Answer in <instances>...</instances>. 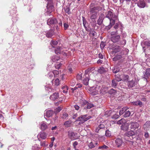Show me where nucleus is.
<instances>
[{"instance_id":"obj_1","label":"nucleus","mask_w":150,"mask_h":150,"mask_svg":"<svg viewBox=\"0 0 150 150\" xmlns=\"http://www.w3.org/2000/svg\"><path fill=\"white\" fill-rule=\"evenodd\" d=\"M106 16L108 18L110 22V23L114 25L115 23V21L117 20V16L115 15H113L111 11H108L106 13Z\"/></svg>"},{"instance_id":"obj_2","label":"nucleus","mask_w":150,"mask_h":150,"mask_svg":"<svg viewBox=\"0 0 150 150\" xmlns=\"http://www.w3.org/2000/svg\"><path fill=\"white\" fill-rule=\"evenodd\" d=\"M91 117L90 116H88L87 115H82L78 117L76 121H79L81 122L82 123H83L86 121L91 118Z\"/></svg>"},{"instance_id":"obj_3","label":"nucleus","mask_w":150,"mask_h":150,"mask_svg":"<svg viewBox=\"0 0 150 150\" xmlns=\"http://www.w3.org/2000/svg\"><path fill=\"white\" fill-rule=\"evenodd\" d=\"M96 9V7H94L91 9L90 11L91 14V19L92 20H95L97 17V13L94 11Z\"/></svg>"},{"instance_id":"obj_4","label":"nucleus","mask_w":150,"mask_h":150,"mask_svg":"<svg viewBox=\"0 0 150 150\" xmlns=\"http://www.w3.org/2000/svg\"><path fill=\"white\" fill-rule=\"evenodd\" d=\"M57 23V19L55 18H50L47 20V24L50 26L56 24Z\"/></svg>"},{"instance_id":"obj_5","label":"nucleus","mask_w":150,"mask_h":150,"mask_svg":"<svg viewBox=\"0 0 150 150\" xmlns=\"http://www.w3.org/2000/svg\"><path fill=\"white\" fill-rule=\"evenodd\" d=\"M47 10L46 11V13L47 15H48L53 11L54 6L52 4H47Z\"/></svg>"},{"instance_id":"obj_6","label":"nucleus","mask_w":150,"mask_h":150,"mask_svg":"<svg viewBox=\"0 0 150 150\" xmlns=\"http://www.w3.org/2000/svg\"><path fill=\"white\" fill-rule=\"evenodd\" d=\"M98 144L97 141L94 140H92L90 143L88 144V146L90 149H92L94 148Z\"/></svg>"},{"instance_id":"obj_7","label":"nucleus","mask_w":150,"mask_h":150,"mask_svg":"<svg viewBox=\"0 0 150 150\" xmlns=\"http://www.w3.org/2000/svg\"><path fill=\"white\" fill-rule=\"evenodd\" d=\"M47 135L46 133L44 132H40L39 133L37 136V137L38 140L40 141V138L42 139H45L47 137Z\"/></svg>"},{"instance_id":"obj_8","label":"nucleus","mask_w":150,"mask_h":150,"mask_svg":"<svg viewBox=\"0 0 150 150\" xmlns=\"http://www.w3.org/2000/svg\"><path fill=\"white\" fill-rule=\"evenodd\" d=\"M131 129H135L138 128L139 125L138 123L137 122H131L130 123Z\"/></svg>"},{"instance_id":"obj_9","label":"nucleus","mask_w":150,"mask_h":150,"mask_svg":"<svg viewBox=\"0 0 150 150\" xmlns=\"http://www.w3.org/2000/svg\"><path fill=\"white\" fill-rule=\"evenodd\" d=\"M77 133L71 132H69L68 136L72 140L77 139Z\"/></svg>"},{"instance_id":"obj_10","label":"nucleus","mask_w":150,"mask_h":150,"mask_svg":"<svg viewBox=\"0 0 150 150\" xmlns=\"http://www.w3.org/2000/svg\"><path fill=\"white\" fill-rule=\"evenodd\" d=\"M135 134V133L132 130H130L129 131L126 132L124 134L125 137H132V139L130 138L131 139H132L133 137L132 136L134 135Z\"/></svg>"},{"instance_id":"obj_11","label":"nucleus","mask_w":150,"mask_h":150,"mask_svg":"<svg viewBox=\"0 0 150 150\" xmlns=\"http://www.w3.org/2000/svg\"><path fill=\"white\" fill-rule=\"evenodd\" d=\"M99 89V86H96L92 88L91 90L92 91V94L95 95L98 93V90Z\"/></svg>"},{"instance_id":"obj_12","label":"nucleus","mask_w":150,"mask_h":150,"mask_svg":"<svg viewBox=\"0 0 150 150\" xmlns=\"http://www.w3.org/2000/svg\"><path fill=\"white\" fill-rule=\"evenodd\" d=\"M64 50H63V49L60 48L59 47H58L55 50V52L56 54H62L63 55H65L66 54L65 52H64Z\"/></svg>"},{"instance_id":"obj_13","label":"nucleus","mask_w":150,"mask_h":150,"mask_svg":"<svg viewBox=\"0 0 150 150\" xmlns=\"http://www.w3.org/2000/svg\"><path fill=\"white\" fill-rule=\"evenodd\" d=\"M120 38V36L119 35H117L111 36V39L112 42L115 43L118 42Z\"/></svg>"},{"instance_id":"obj_14","label":"nucleus","mask_w":150,"mask_h":150,"mask_svg":"<svg viewBox=\"0 0 150 150\" xmlns=\"http://www.w3.org/2000/svg\"><path fill=\"white\" fill-rule=\"evenodd\" d=\"M144 78L147 81V78L150 76V68L146 69L145 72H144Z\"/></svg>"},{"instance_id":"obj_15","label":"nucleus","mask_w":150,"mask_h":150,"mask_svg":"<svg viewBox=\"0 0 150 150\" xmlns=\"http://www.w3.org/2000/svg\"><path fill=\"white\" fill-rule=\"evenodd\" d=\"M83 103L84 105H86V108H84L85 109H89L94 106L93 104L88 103L85 100L83 101Z\"/></svg>"},{"instance_id":"obj_16","label":"nucleus","mask_w":150,"mask_h":150,"mask_svg":"<svg viewBox=\"0 0 150 150\" xmlns=\"http://www.w3.org/2000/svg\"><path fill=\"white\" fill-rule=\"evenodd\" d=\"M143 128L145 131L150 129V121H147L143 125Z\"/></svg>"},{"instance_id":"obj_17","label":"nucleus","mask_w":150,"mask_h":150,"mask_svg":"<svg viewBox=\"0 0 150 150\" xmlns=\"http://www.w3.org/2000/svg\"><path fill=\"white\" fill-rule=\"evenodd\" d=\"M137 6L140 8H144L146 6L145 2L144 0H140L137 3Z\"/></svg>"},{"instance_id":"obj_18","label":"nucleus","mask_w":150,"mask_h":150,"mask_svg":"<svg viewBox=\"0 0 150 150\" xmlns=\"http://www.w3.org/2000/svg\"><path fill=\"white\" fill-rule=\"evenodd\" d=\"M59 97L58 93H55L50 96V99L51 100H54Z\"/></svg>"},{"instance_id":"obj_19","label":"nucleus","mask_w":150,"mask_h":150,"mask_svg":"<svg viewBox=\"0 0 150 150\" xmlns=\"http://www.w3.org/2000/svg\"><path fill=\"white\" fill-rule=\"evenodd\" d=\"M54 34V32L53 30H50L47 31L46 34V36L48 38L52 37Z\"/></svg>"},{"instance_id":"obj_20","label":"nucleus","mask_w":150,"mask_h":150,"mask_svg":"<svg viewBox=\"0 0 150 150\" xmlns=\"http://www.w3.org/2000/svg\"><path fill=\"white\" fill-rule=\"evenodd\" d=\"M115 143L117 147L121 146L122 144V141L120 138H117L115 141Z\"/></svg>"},{"instance_id":"obj_21","label":"nucleus","mask_w":150,"mask_h":150,"mask_svg":"<svg viewBox=\"0 0 150 150\" xmlns=\"http://www.w3.org/2000/svg\"><path fill=\"white\" fill-rule=\"evenodd\" d=\"M53 113V111L52 110H47L45 113V116L48 117L51 116Z\"/></svg>"},{"instance_id":"obj_22","label":"nucleus","mask_w":150,"mask_h":150,"mask_svg":"<svg viewBox=\"0 0 150 150\" xmlns=\"http://www.w3.org/2000/svg\"><path fill=\"white\" fill-rule=\"evenodd\" d=\"M129 127V124L126 123L124 125H122L121 126V129L124 131H127Z\"/></svg>"},{"instance_id":"obj_23","label":"nucleus","mask_w":150,"mask_h":150,"mask_svg":"<svg viewBox=\"0 0 150 150\" xmlns=\"http://www.w3.org/2000/svg\"><path fill=\"white\" fill-rule=\"evenodd\" d=\"M47 128V126L46 123L42 122L40 125V129L42 130H45Z\"/></svg>"},{"instance_id":"obj_24","label":"nucleus","mask_w":150,"mask_h":150,"mask_svg":"<svg viewBox=\"0 0 150 150\" xmlns=\"http://www.w3.org/2000/svg\"><path fill=\"white\" fill-rule=\"evenodd\" d=\"M52 84L55 86H58L59 84V79H56L52 81Z\"/></svg>"},{"instance_id":"obj_25","label":"nucleus","mask_w":150,"mask_h":150,"mask_svg":"<svg viewBox=\"0 0 150 150\" xmlns=\"http://www.w3.org/2000/svg\"><path fill=\"white\" fill-rule=\"evenodd\" d=\"M83 78H84V79L83 80V83L84 84L87 85L88 84V81H89V79L88 77H86L85 76L84 77V75H83Z\"/></svg>"},{"instance_id":"obj_26","label":"nucleus","mask_w":150,"mask_h":150,"mask_svg":"<svg viewBox=\"0 0 150 150\" xmlns=\"http://www.w3.org/2000/svg\"><path fill=\"white\" fill-rule=\"evenodd\" d=\"M105 126L104 124H101L98 125V127L96 128V132H98L100 129L104 128H105Z\"/></svg>"},{"instance_id":"obj_27","label":"nucleus","mask_w":150,"mask_h":150,"mask_svg":"<svg viewBox=\"0 0 150 150\" xmlns=\"http://www.w3.org/2000/svg\"><path fill=\"white\" fill-rule=\"evenodd\" d=\"M96 33L94 30H91L89 33V35L91 37H96Z\"/></svg>"},{"instance_id":"obj_28","label":"nucleus","mask_w":150,"mask_h":150,"mask_svg":"<svg viewBox=\"0 0 150 150\" xmlns=\"http://www.w3.org/2000/svg\"><path fill=\"white\" fill-rule=\"evenodd\" d=\"M133 104L135 105H139L141 106L142 105V103L140 100H137L136 101L133 102Z\"/></svg>"},{"instance_id":"obj_29","label":"nucleus","mask_w":150,"mask_h":150,"mask_svg":"<svg viewBox=\"0 0 150 150\" xmlns=\"http://www.w3.org/2000/svg\"><path fill=\"white\" fill-rule=\"evenodd\" d=\"M71 122L70 120H68L65 122L64 125L65 127H69L70 126Z\"/></svg>"},{"instance_id":"obj_30","label":"nucleus","mask_w":150,"mask_h":150,"mask_svg":"<svg viewBox=\"0 0 150 150\" xmlns=\"http://www.w3.org/2000/svg\"><path fill=\"white\" fill-rule=\"evenodd\" d=\"M128 109V108L127 107L124 108H122L119 112L120 115H121L123 114L124 112H125L126 111H127Z\"/></svg>"},{"instance_id":"obj_31","label":"nucleus","mask_w":150,"mask_h":150,"mask_svg":"<svg viewBox=\"0 0 150 150\" xmlns=\"http://www.w3.org/2000/svg\"><path fill=\"white\" fill-rule=\"evenodd\" d=\"M62 89H63L62 92L64 93H67L68 92V87L67 86H62Z\"/></svg>"},{"instance_id":"obj_32","label":"nucleus","mask_w":150,"mask_h":150,"mask_svg":"<svg viewBox=\"0 0 150 150\" xmlns=\"http://www.w3.org/2000/svg\"><path fill=\"white\" fill-rule=\"evenodd\" d=\"M117 81H116L115 80H112V86L114 88L116 87L117 84Z\"/></svg>"},{"instance_id":"obj_33","label":"nucleus","mask_w":150,"mask_h":150,"mask_svg":"<svg viewBox=\"0 0 150 150\" xmlns=\"http://www.w3.org/2000/svg\"><path fill=\"white\" fill-rule=\"evenodd\" d=\"M90 70L91 69H88L87 70H85V75H84V76H85L86 77H88L89 74L90 73Z\"/></svg>"},{"instance_id":"obj_34","label":"nucleus","mask_w":150,"mask_h":150,"mask_svg":"<svg viewBox=\"0 0 150 150\" xmlns=\"http://www.w3.org/2000/svg\"><path fill=\"white\" fill-rule=\"evenodd\" d=\"M83 78V74L80 73L76 76V78L78 80H82Z\"/></svg>"},{"instance_id":"obj_35","label":"nucleus","mask_w":150,"mask_h":150,"mask_svg":"<svg viewBox=\"0 0 150 150\" xmlns=\"http://www.w3.org/2000/svg\"><path fill=\"white\" fill-rule=\"evenodd\" d=\"M128 86L130 87H133L134 85V82L133 81H131L128 82Z\"/></svg>"},{"instance_id":"obj_36","label":"nucleus","mask_w":150,"mask_h":150,"mask_svg":"<svg viewBox=\"0 0 150 150\" xmlns=\"http://www.w3.org/2000/svg\"><path fill=\"white\" fill-rule=\"evenodd\" d=\"M129 76L128 75H123V78L122 80L124 82H127L128 81Z\"/></svg>"},{"instance_id":"obj_37","label":"nucleus","mask_w":150,"mask_h":150,"mask_svg":"<svg viewBox=\"0 0 150 150\" xmlns=\"http://www.w3.org/2000/svg\"><path fill=\"white\" fill-rule=\"evenodd\" d=\"M125 122V120L124 119H121L118 120L117 122V124L119 125L122 124L124 123Z\"/></svg>"},{"instance_id":"obj_38","label":"nucleus","mask_w":150,"mask_h":150,"mask_svg":"<svg viewBox=\"0 0 150 150\" xmlns=\"http://www.w3.org/2000/svg\"><path fill=\"white\" fill-rule=\"evenodd\" d=\"M47 76L50 78H52L54 76L53 71H50L49 72Z\"/></svg>"},{"instance_id":"obj_39","label":"nucleus","mask_w":150,"mask_h":150,"mask_svg":"<svg viewBox=\"0 0 150 150\" xmlns=\"http://www.w3.org/2000/svg\"><path fill=\"white\" fill-rule=\"evenodd\" d=\"M98 71L100 74L103 73L105 71V69L103 67H100L98 70Z\"/></svg>"},{"instance_id":"obj_40","label":"nucleus","mask_w":150,"mask_h":150,"mask_svg":"<svg viewBox=\"0 0 150 150\" xmlns=\"http://www.w3.org/2000/svg\"><path fill=\"white\" fill-rule=\"evenodd\" d=\"M126 42V40H123L119 42V44L123 46L125 45Z\"/></svg>"},{"instance_id":"obj_41","label":"nucleus","mask_w":150,"mask_h":150,"mask_svg":"<svg viewBox=\"0 0 150 150\" xmlns=\"http://www.w3.org/2000/svg\"><path fill=\"white\" fill-rule=\"evenodd\" d=\"M131 114V112L130 111L128 110L127 111H126L125 114L124 115V117H129Z\"/></svg>"},{"instance_id":"obj_42","label":"nucleus","mask_w":150,"mask_h":150,"mask_svg":"<svg viewBox=\"0 0 150 150\" xmlns=\"http://www.w3.org/2000/svg\"><path fill=\"white\" fill-rule=\"evenodd\" d=\"M83 23L84 27L86 29L87 28L86 26V23H87V21L85 17H82Z\"/></svg>"},{"instance_id":"obj_43","label":"nucleus","mask_w":150,"mask_h":150,"mask_svg":"<svg viewBox=\"0 0 150 150\" xmlns=\"http://www.w3.org/2000/svg\"><path fill=\"white\" fill-rule=\"evenodd\" d=\"M105 136L108 137H110L111 136V133L109 130H107L105 132Z\"/></svg>"},{"instance_id":"obj_44","label":"nucleus","mask_w":150,"mask_h":150,"mask_svg":"<svg viewBox=\"0 0 150 150\" xmlns=\"http://www.w3.org/2000/svg\"><path fill=\"white\" fill-rule=\"evenodd\" d=\"M54 77H57V76L59 74V72L58 71L54 70L53 71Z\"/></svg>"},{"instance_id":"obj_45","label":"nucleus","mask_w":150,"mask_h":150,"mask_svg":"<svg viewBox=\"0 0 150 150\" xmlns=\"http://www.w3.org/2000/svg\"><path fill=\"white\" fill-rule=\"evenodd\" d=\"M119 77H120L119 75H115V80L117 81H121L122 79Z\"/></svg>"},{"instance_id":"obj_46","label":"nucleus","mask_w":150,"mask_h":150,"mask_svg":"<svg viewBox=\"0 0 150 150\" xmlns=\"http://www.w3.org/2000/svg\"><path fill=\"white\" fill-rule=\"evenodd\" d=\"M121 56L120 55L116 56L113 59V61H116L121 58Z\"/></svg>"},{"instance_id":"obj_47","label":"nucleus","mask_w":150,"mask_h":150,"mask_svg":"<svg viewBox=\"0 0 150 150\" xmlns=\"http://www.w3.org/2000/svg\"><path fill=\"white\" fill-rule=\"evenodd\" d=\"M144 44L145 46H150V41H145L144 43Z\"/></svg>"},{"instance_id":"obj_48","label":"nucleus","mask_w":150,"mask_h":150,"mask_svg":"<svg viewBox=\"0 0 150 150\" xmlns=\"http://www.w3.org/2000/svg\"><path fill=\"white\" fill-rule=\"evenodd\" d=\"M68 116V115L67 113L64 112L61 116V117L63 119H65Z\"/></svg>"},{"instance_id":"obj_49","label":"nucleus","mask_w":150,"mask_h":150,"mask_svg":"<svg viewBox=\"0 0 150 150\" xmlns=\"http://www.w3.org/2000/svg\"><path fill=\"white\" fill-rule=\"evenodd\" d=\"M105 45V42H102L100 44V47L102 49L104 48Z\"/></svg>"},{"instance_id":"obj_50","label":"nucleus","mask_w":150,"mask_h":150,"mask_svg":"<svg viewBox=\"0 0 150 150\" xmlns=\"http://www.w3.org/2000/svg\"><path fill=\"white\" fill-rule=\"evenodd\" d=\"M52 60L53 62H55L56 61H58L59 60L58 58L56 56H54L52 58Z\"/></svg>"},{"instance_id":"obj_51","label":"nucleus","mask_w":150,"mask_h":150,"mask_svg":"<svg viewBox=\"0 0 150 150\" xmlns=\"http://www.w3.org/2000/svg\"><path fill=\"white\" fill-rule=\"evenodd\" d=\"M62 109V108L60 107H58L55 110V113H57L59 112Z\"/></svg>"},{"instance_id":"obj_52","label":"nucleus","mask_w":150,"mask_h":150,"mask_svg":"<svg viewBox=\"0 0 150 150\" xmlns=\"http://www.w3.org/2000/svg\"><path fill=\"white\" fill-rule=\"evenodd\" d=\"M62 64L61 63L56 64L55 65V67L56 69H59L61 66Z\"/></svg>"},{"instance_id":"obj_53","label":"nucleus","mask_w":150,"mask_h":150,"mask_svg":"<svg viewBox=\"0 0 150 150\" xmlns=\"http://www.w3.org/2000/svg\"><path fill=\"white\" fill-rule=\"evenodd\" d=\"M108 147L107 146L104 145L103 146H100L99 147L98 149H108Z\"/></svg>"},{"instance_id":"obj_54","label":"nucleus","mask_w":150,"mask_h":150,"mask_svg":"<svg viewBox=\"0 0 150 150\" xmlns=\"http://www.w3.org/2000/svg\"><path fill=\"white\" fill-rule=\"evenodd\" d=\"M58 42L57 41H52L51 42V44L52 45H57Z\"/></svg>"},{"instance_id":"obj_55","label":"nucleus","mask_w":150,"mask_h":150,"mask_svg":"<svg viewBox=\"0 0 150 150\" xmlns=\"http://www.w3.org/2000/svg\"><path fill=\"white\" fill-rule=\"evenodd\" d=\"M126 140L127 141V143L129 144L130 145H132L133 144L134 142L133 141H130L126 139Z\"/></svg>"},{"instance_id":"obj_56","label":"nucleus","mask_w":150,"mask_h":150,"mask_svg":"<svg viewBox=\"0 0 150 150\" xmlns=\"http://www.w3.org/2000/svg\"><path fill=\"white\" fill-rule=\"evenodd\" d=\"M65 11L67 13H69L70 8L69 7H67L65 9Z\"/></svg>"},{"instance_id":"obj_57","label":"nucleus","mask_w":150,"mask_h":150,"mask_svg":"<svg viewBox=\"0 0 150 150\" xmlns=\"http://www.w3.org/2000/svg\"><path fill=\"white\" fill-rule=\"evenodd\" d=\"M64 29L66 30L69 27V25L67 23H64Z\"/></svg>"},{"instance_id":"obj_58","label":"nucleus","mask_w":150,"mask_h":150,"mask_svg":"<svg viewBox=\"0 0 150 150\" xmlns=\"http://www.w3.org/2000/svg\"><path fill=\"white\" fill-rule=\"evenodd\" d=\"M75 84V81L74 80H72L70 82V85L71 86H74Z\"/></svg>"},{"instance_id":"obj_59","label":"nucleus","mask_w":150,"mask_h":150,"mask_svg":"<svg viewBox=\"0 0 150 150\" xmlns=\"http://www.w3.org/2000/svg\"><path fill=\"white\" fill-rule=\"evenodd\" d=\"M113 72L114 73H116L117 72H118L119 71V70L118 69H116L114 68V69H112Z\"/></svg>"},{"instance_id":"obj_60","label":"nucleus","mask_w":150,"mask_h":150,"mask_svg":"<svg viewBox=\"0 0 150 150\" xmlns=\"http://www.w3.org/2000/svg\"><path fill=\"white\" fill-rule=\"evenodd\" d=\"M78 142H76L75 141L74 142V143L73 144V146L74 147V148L75 149H76V146L78 144Z\"/></svg>"},{"instance_id":"obj_61","label":"nucleus","mask_w":150,"mask_h":150,"mask_svg":"<svg viewBox=\"0 0 150 150\" xmlns=\"http://www.w3.org/2000/svg\"><path fill=\"white\" fill-rule=\"evenodd\" d=\"M98 57L99 58H100L101 59H102L103 58V56L102 54H101V53L99 54Z\"/></svg>"},{"instance_id":"obj_62","label":"nucleus","mask_w":150,"mask_h":150,"mask_svg":"<svg viewBox=\"0 0 150 150\" xmlns=\"http://www.w3.org/2000/svg\"><path fill=\"white\" fill-rule=\"evenodd\" d=\"M74 107L75 108V109L77 110H79V107L76 105H74Z\"/></svg>"},{"instance_id":"obj_63","label":"nucleus","mask_w":150,"mask_h":150,"mask_svg":"<svg viewBox=\"0 0 150 150\" xmlns=\"http://www.w3.org/2000/svg\"><path fill=\"white\" fill-rule=\"evenodd\" d=\"M116 32H112L110 33V34H111V35L112 36H113L115 35H116L115 34H116Z\"/></svg>"},{"instance_id":"obj_64","label":"nucleus","mask_w":150,"mask_h":150,"mask_svg":"<svg viewBox=\"0 0 150 150\" xmlns=\"http://www.w3.org/2000/svg\"><path fill=\"white\" fill-rule=\"evenodd\" d=\"M40 145L41 146H45V142H40Z\"/></svg>"}]
</instances>
